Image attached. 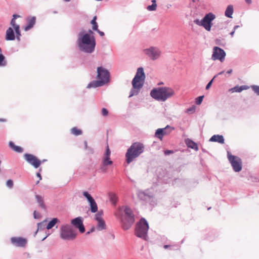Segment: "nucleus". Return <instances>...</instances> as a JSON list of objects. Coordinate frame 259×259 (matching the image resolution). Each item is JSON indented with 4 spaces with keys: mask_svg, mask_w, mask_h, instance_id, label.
<instances>
[{
    "mask_svg": "<svg viewBox=\"0 0 259 259\" xmlns=\"http://www.w3.org/2000/svg\"><path fill=\"white\" fill-rule=\"evenodd\" d=\"M185 143L189 148L193 149L196 151L199 149L197 143L189 139L185 140Z\"/></svg>",
    "mask_w": 259,
    "mask_h": 259,
    "instance_id": "22",
    "label": "nucleus"
},
{
    "mask_svg": "<svg viewBox=\"0 0 259 259\" xmlns=\"http://www.w3.org/2000/svg\"><path fill=\"white\" fill-rule=\"evenodd\" d=\"M195 110V107H192L191 108H190L189 109H187V112H189V113H193L194 112Z\"/></svg>",
    "mask_w": 259,
    "mask_h": 259,
    "instance_id": "42",
    "label": "nucleus"
},
{
    "mask_svg": "<svg viewBox=\"0 0 259 259\" xmlns=\"http://www.w3.org/2000/svg\"><path fill=\"white\" fill-rule=\"evenodd\" d=\"M11 243L15 246L20 247H24L26 246L27 240L26 239L22 237H12L11 238Z\"/></svg>",
    "mask_w": 259,
    "mask_h": 259,
    "instance_id": "18",
    "label": "nucleus"
},
{
    "mask_svg": "<svg viewBox=\"0 0 259 259\" xmlns=\"http://www.w3.org/2000/svg\"><path fill=\"white\" fill-rule=\"evenodd\" d=\"M89 85L90 87H91V86H92V85H91V84H89Z\"/></svg>",
    "mask_w": 259,
    "mask_h": 259,
    "instance_id": "58",
    "label": "nucleus"
},
{
    "mask_svg": "<svg viewBox=\"0 0 259 259\" xmlns=\"http://www.w3.org/2000/svg\"><path fill=\"white\" fill-rule=\"evenodd\" d=\"M78 46L80 49L86 53H91L95 49L96 46L95 38L88 33L79 34Z\"/></svg>",
    "mask_w": 259,
    "mask_h": 259,
    "instance_id": "1",
    "label": "nucleus"
},
{
    "mask_svg": "<svg viewBox=\"0 0 259 259\" xmlns=\"http://www.w3.org/2000/svg\"><path fill=\"white\" fill-rule=\"evenodd\" d=\"M226 55L225 52L222 49L218 47H214L213 48L211 59L214 61L219 60L223 62L225 60Z\"/></svg>",
    "mask_w": 259,
    "mask_h": 259,
    "instance_id": "11",
    "label": "nucleus"
},
{
    "mask_svg": "<svg viewBox=\"0 0 259 259\" xmlns=\"http://www.w3.org/2000/svg\"><path fill=\"white\" fill-rule=\"evenodd\" d=\"M98 222L97 229L99 230H102L106 228L105 223L103 220H99Z\"/></svg>",
    "mask_w": 259,
    "mask_h": 259,
    "instance_id": "29",
    "label": "nucleus"
},
{
    "mask_svg": "<svg viewBox=\"0 0 259 259\" xmlns=\"http://www.w3.org/2000/svg\"><path fill=\"white\" fill-rule=\"evenodd\" d=\"M46 221H44L41 223H38L37 224V230L42 228V227H44L45 226V224H46Z\"/></svg>",
    "mask_w": 259,
    "mask_h": 259,
    "instance_id": "38",
    "label": "nucleus"
},
{
    "mask_svg": "<svg viewBox=\"0 0 259 259\" xmlns=\"http://www.w3.org/2000/svg\"><path fill=\"white\" fill-rule=\"evenodd\" d=\"M41 171V169H39V171ZM36 176L39 178V181H38L36 183V184L37 185L39 183V181L41 180V176L40 172L36 173Z\"/></svg>",
    "mask_w": 259,
    "mask_h": 259,
    "instance_id": "40",
    "label": "nucleus"
},
{
    "mask_svg": "<svg viewBox=\"0 0 259 259\" xmlns=\"http://www.w3.org/2000/svg\"><path fill=\"white\" fill-rule=\"evenodd\" d=\"M65 2H69L70 0H64Z\"/></svg>",
    "mask_w": 259,
    "mask_h": 259,
    "instance_id": "56",
    "label": "nucleus"
},
{
    "mask_svg": "<svg viewBox=\"0 0 259 259\" xmlns=\"http://www.w3.org/2000/svg\"><path fill=\"white\" fill-rule=\"evenodd\" d=\"M174 130V128L169 125L164 128H158L155 133V137L161 141L164 136L169 135Z\"/></svg>",
    "mask_w": 259,
    "mask_h": 259,
    "instance_id": "13",
    "label": "nucleus"
},
{
    "mask_svg": "<svg viewBox=\"0 0 259 259\" xmlns=\"http://www.w3.org/2000/svg\"><path fill=\"white\" fill-rule=\"evenodd\" d=\"M152 2L153 3L152 5L148 6L147 8V9L149 11H155L156 10L157 5L156 4V1L152 0Z\"/></svg>",
    "mask_w": 259,
    "mask_h": 259,
    "instance_id": "32",
    "label": "nucleus"
},
{
    "mask_svg": "<svg viewBox=\"0 0 259 259\" xmlns=\"http://www.w3.org/2000/svg\"><path fill=\"white\" fill-rule=\"evenodd\" d=\"M33 216L35 219H38L39 217V214L35 210L33 212Z\"/></svg>",
    "mask_w": 259,
    "mask_h": 259,
    "instance_id": "43",
    "label": "nucleus"
},
{
    "mask_svg": "<svg viewBox=\"0 0 259 259\" xmlns=\"http://www.w3.org/2000/svg\"><path fill=\"white\" fill-rule=\"evenodd\" d=\"M211 142H218L221 144L224 143V139L223 136L221 135H213L209 140Z\"/></svg>",
    "mask_w": 259,
    "mask_h": 259,
    "instance_id": "23",
    "label": "nucleus"
},
{
    "mask_svg": "<svg viewBox=\"0 0 259 259\" xmlns=\"http://www.w3.org/2000/svg\"><path fill=\"white\" fill-rule=\"evenodd\" d=\"M102 212H99L95 215V219L97 221H98L99 220H103L102 219Z\"/></svg>",
    "mask_w": 259,
    "mask_h": 259,
    "instance_id": "34",
    "label": "nucleus"
},
{
    "mask_svg": "<svg viewBox=\"0 0 259 259\" xmlns=\"http://www.w3.org/2000/svg\"><path fill=\"white\" fill-rule=\"evenodd\" d=\"M249 88V87L246 85H243L241 86H235V87L231 89L230 90V91L232 93L234 92H241L243 90H248Z\"/></svg>",
    "mask_w": 259,
    "mask_h": 259,
    "instance_id": "24",
    "label": "nucleus"
},
{
    "mask_svg": "<svg viewBox=\"0 0 259 259\" xmlns=\"http://www.w3.org/2000/svg\"><path fill=\"white\" fill-rule=\"evenodd\" d=\"M170 245H164V248L165 249H166V248H168V247H170Z\"/></svg>",
    "mask_w": 259,
    "mask_h": 259,
    "instance_id": "51",
    "label": "nucleus"
},
{
    "mask_svg": "<svg viewBox=\"0 0 259 259\" xmlns=\"http://www.w3.org/2000/svg\"><path fill=\"white\" fill-rule=\"evenodd\" d=\"M172 153H173V151L171 150H166L164 151V154L165 155H168V154H170Z\"/></svg>",
    "mask_w": 259,
    "mask_h": 259,
    "instance_id": "46",
    "label": "nucleus"
},
{
    "mask_svg": "<svg viewBox=\"0 0 259 259\" xmlns=\"http://www.w3.org/2000/svg\"><path fill=\"white\" fill-rule=\"evenodd\" d=\"M233 13V7L232 5H229L225 11V16L228 18H232Z\"/></svg>",
    "mask_w": 259,
    "mask_h": 259,
    "instance_id": "27",
    "label": "nucleus"
},
{
    "mask_svg": "<svg viewBox=\"0 0 259 259\" xmlns=\"http://www.w3.org/2000/svg\"><path fill=\"white\" fill-rule=\"evenodd\" d=\"M71 133L75 136H79L82 134V131L80 129L77 128L76 127H74L71 130Z\"/></svg>",
    "mask_w": 259,
    "mask_h": 259,
    "instance_id": "30",
    "label": "nucleus"
},
{
    "mask_svg": "<svg viewBox=\"0 0 259 259\" xmlns=\"http://www.w3.org/2000/svg\"><path fill=\"white\" fill-rule=\"evenodd\" d=\"M97 78L98 80L93 83L95 84L94 87H100L108 82L109 80V72L107 70L102 67L97 68Z\"/></svg>",
    "mask_w": 259,
    "mask_h": 259,
    "instance_id": "7",
    "label": "nucleus"
},
{
    "mask_svg": "<svg viewBox=\"0 0 259 259\" xmlns=\"http://www.w3.org/2000/svg\"><path fill=\"white\" fill-rule=\"evenodd\" d=\"M232 69H230V70H229L227 71V73H228V74H230V73H232Z\"/></svg>",
    "mask_w": 259,
    "mask_h": 259,
    "instance_id": "52",
    "label": "nucleus"
},
{
    "mask_svg": "<svg viewBox=\"0 0 259 259\" xmlns=\"http://www.w3.org/2000/svg\"><path fill=\"white\" fill-rule=\"evenodd\" d=\"M215 16L209 13L207 14L200 21L199 19H196L194 21V23L199 25L203 26L207 31H210L212 26V21L215 19Z\"/></svg>",
    "mask_w": 259,
    "mask_h": 259,
    "instance_id": "8",
    "label": "nucleus"
},
{
    "mask_svg": "<svg viewBox=\"0 0 259 259\" xmlns=\"http://www.w3.org/2000/svg\"><path fill=\"white\" fill-rule=\"evenodd\" d=\"M83 195L87 199L89 202L91 212L93 213L96 212L98 211V206L94 198L86 191L83 192Z\"/></svg>",
    "mask_w": 259,
    "mask_h": 259,
    "instance_id": "16",
    "label": "nucleus"
},
{
    "mask_svg": "<svg viewBox=\"0 0 259 259\" xmlns=\"http://www.w3.org/2000/svg\"><path fill=\"white\" fill-rule=\"evenodd\" d=\"M84 147L85 149H87L88 148V143L87 141L84 142Z\"/></svg>",
    "mask_w": 259,
    "mask_h": 259,
    "instance_id": "48",
    "label": "nucleus"
},
{
    "mask_svg": "<svg viewBox=\"0 0 259 259\" xmlns=\"http://www.w3.org/2000/svg\"><path fill=\"white\" fill-rule=\"evenodd\" d=\"M124 214L122 216V228L126 230L130 229L135 222L134 214L128 207L123 208Z\"/></svg>",
    "mask_w": 259,
    "mask_h": 259,
    "instance_id": "5",
    "label": "nucleus"
},
{
    "mask_svg": "<svg viewBox=\"0 0 259 259\" xmlns=\"http://www.w3.org/2000/svg\"><path fill=\"white\" fill-rule=\"evenodd\" d=\"M111 152L109 149L108 145L107 146L106 151L104 154L103 160L102 161V163L103 164V166L101 167V170L102 172H105L106 169L105 168V166L107 165H111L112 164L113 162L111 160L110 156Z\"/></svg>",
    "mask_w": 259,
    "mask_h": 259,
    "instance_id": "12",
    "label": "nucleus"
},
{
    "mask_svg": "<svg viewBox=\"0 0 259 259\" xmlns=\"http://www.w3.org/2000/svg\"><path fill=\"white\" fill-rule=\"evenodd\" d=\"M138 196L140 198L142 199L144 197H147L148 196L146 195L143 192H140L138 194Z\"/></svg>",
    "mask_w": 259,
    "mask_h": 259,
    "instance_id": "41",
    "label": "nucleus"
},
{
    "mask_svg": "<svg viewBox=\"0 0 259 259\" xmlns=\"http://www.w3.org/2000/svg\"><path fill=\"white\" fill-rule=\"evenodd\" d=\"M116 196L114 194L112 195L111 197V200L113 201L114 202H115L116 201Z\"/></svg>",
    "mask_w": 259,
    "mask_h": 259,
    "instance_id": "45",
    "label": "nucleus"
},
{
    "mask_svg": "<svg viewBox=\"0 0 259 259\" xmlns=\"http://www.w3.org/2000/svg\"><path fill=\"white\" fill-rule=\"evenodd\" d=\"M76 234L71 227L68 225H63L60 228V237L63 240H74Z\"/></svg>",
    "mask_w": 259,
    "mask_h": 259,
    "instance_id": "9",
    "label": "nucleus"
},
{
    "mask_svg": "<svg viewBox=\"0 0 259 259\" xmlns=\"http://www.w3.org/2000/svg\"><path fill=\"white\" fill-rule=\"evenodd\" d=\"M9 145L10 147L16 152L22 153L23 152V148L22 147L15 145L12 141L9 142Z\"/></svg>",
    "mask_w": 259,
    "mask_h": 259,
    "instance_id": "25",
    "label": "nucleus"
},
{
    "mask_svg": "<svg viewBox=\"0 0 259 259\" xmlns=\"http://www.w3.org/2000/svg\"><path fill=\"white\" fill-rule=\"evenodd\" d=\"M46 237H46L42 239V240H45V239L46 238Z\"/></svg>",
    "mask_w": 259,
    "mask_h": 259,
    "instance_id": "57",
    "label": "nucleus"
},
{
    "mask_svg": "<svg viewBox=\"0 0 259 259\" xmlns=\"http://www.w3.org/2000/svg\"><path fill=\"white\" fill-rule=\"evenodd\" d=\"M149 226L147 222L144 219H141L138 222L135 228V235L140 238L146 239Z\"/></svg>",
    "mask_w": 259,
    "mask_h": 259,
    "instance_id": "6",
    "label": "nucleus"
},
{
    "mask_svg": "<svg viewBox=\"0 0 259 259\" xmlns=\"http://www.w3.org/2000/svg\"><path fill=\"white\" fill-rule=\"evenodd\" d=\"M145 79V74L142 67L137 69L135 76L132 80L133 89L131 92L130 97L137 95L143 87Z\"/></svg>",
    "mask_w": 259,
    "mask_h": 259,
    "instance_id": "3",
    "label": "nucleus"
},
{
    "mask_svg": "<svg viewBox=\"0 0 259 259\" xmlns=\"http://www.w3.org/2000/svg\"><path fill=\"white\" fill-rule=\"evenodd\" d=\"M59 222V220L57 218H54L52 221H51L48 224L46 227V228L48 230H49L52 228L56 223Z\"/></svg>",
    "mask_w": 259,
    "mask_h": 259,
    "instance_id": "28",
    "label": "nucleus"
},
{
    "mask_svg": "<svg viewBox=\"0 0 259 259\" xmlns=\"http://www.w3.org/2000/svg\"><path fill=\"white\" fill-rule=\"evenodd\" d=\"M89 34H90V35L91 34H93V32L91 30H90L89 31Z\"/></svg>",
    "mask_w": 259,
    "mask_h": 259,
    "instance_id": "53",
    "label": "nucleus"
},
{
    "mask_svg": "<svg viewBox=\"0 0 259 259\" xmlns=\"http://www.w3.org/2000/svg\"><path fill=\"white\" fill-rule=\"evenodd\" d=\"M144 145L140 142L134 143L127 149L125 154V161L127 164L133 162L144 150Z\"/></svg>",
    "mask_w": 259,
    "mask_h": 259,
    "instance_id": "2",
    "label": "nucleus"
},
{
    "mask_svg": "<svg viewBox=\"0 0 259 259\" xmlns=\"http://www.w3.org/2000/svg\"><path fill=\"white\" fill-rule=\"evenodd\" d=\"M144 53L151 59L155 60L159 57L161 52L157 48L150 47L144 50Z\"/></svg>",
    "mask_w": 259,
    "mask_h": 259,
    "instance_id": "14",
    "label": "nucleus"
},
{
    "mask_svg": "<svg viewBox=\"0 0 259 259\" xmlns=\"http://www.w3.org/2000/svg\"><path fill=\"white\" fill-rule=\"evenodd\" d=\"M20 16L18 15L14 14L13 15V19L11 20V21L10 22V24L12 26V27L14 29L16 34V38L18 40H20V36H21V32L20 29V26L18 24H16L15 19L17 18H19Z\"/></svg>",
    "mask_w": 259,
    "mask_h": 259,
    "instance_id": "17",
    "label": "nucleus"
},
{
    "mask_svg": "<svg viewBox=\"0 0 259 259\" xmlns=\"http://www.w3.org/2000/svg\"><path fill=\"white\" fill-rule=\"evenodd\" d=\"M203 96H199L196 99V103L197 105H200L202 101Z\"/></svg>",
    "mask_w": 259,
    "mask_h": 259,
    "instance_id": "37",
    "label": "nucleus"
},
{
    "mask_svg": "<svg viewBox=\"0 0 259 259\" xmlns=\"http://www.w3.org/2000/svg\"><path fill=\"white\" fill-rule=\"evenodd\" d=\"M6 65V61L5 60V57L0 54V66H5Z\"/></svg>",
    "mask_w": 259,
    "mask_h": 259,
    "instance_id": "33",
    "label": "nucleus"
},
{
    "mask_svg": "<svg viewBox=\"0 0 259 259\" xmlns=\"http://www.w3.org/2000/svg\"><path fill=\"white\" fill-rule=\"evenodd\" d=\"M246 3L248 4H250L251 3V0H245Z\"/></svg>",
    "mask_w": 259,
    "mask_h": 259,
    "instance_id": "49",
    "label": "nucleus"
},
{
    "mask_svg": "<svg viewBox=\"0 0 259 259\" xmlns=\"http://www.w3.org/2000/svg\"><path fill=\"white\" fill-rule=\"evenodd\" d=\"M234 32H235V31L234 30V31H233L232 32H231L230 33V34L231 35V36H233V34H234Z\"/></svg>",
    "mask_w": 259,
    "mask_h": 259,
    "instance_id": "54",
    "label": "nucleus"
},
{
    "mask_svg": "<svg viewBox=\"0 0 259 259\" xmlns=\"http://www.w3.org/2000/svg\"><path fill=\"white\" fill-rule=\"evenodd\" d=\"M5 39L7 40H14L15 39V34L12 27H9L6 30Z\"/></svg>",
    "mask_w": 259,
    "mask_h": 259,
    "instance_id": "21",
    "label": "nucleus"
},
{
    "mask_svg": "<svg viewBox=\"0 0 259 259\" xmlns=\"http://www.w3.org/2000/svg\"><path fill=\"white\" fill-rule=\"evenodd\" d=\"M71 224L76 228H78L81 233L85 231L82 221L80 218H76L71 221Z\"/></svg>",
    "mask_w": 259,
    "mask_h": 259,
    "instance_id": "19",
    "label": "nucleus"
},
{
    "mask_svg": "<svg viewBox=\"0 0 259 259\" xmlns=\"http://www.w3.org/2000/svg\"><path fill=\"white\" fill-rule=\"evenodd\" d=\"M6 185L10 188H12L13 187L14 183L12 180H9L6 182Z\"/></svg>",
    "mask_w": 259,
    "mask_h": 259,
    "instance_id": "35",
    "label": "nucleus"
},
{
    "mask_svg": "<svg viewBox=\"0 0 259 259\" xmlns=\"http://www.w3.org/2000/svg\"><path fill=\"white\" fill-rule=\"evenodd\" d=\"M174 94L171 89L167 88H159L151 91L150 95L152 98L158 101H164Z\"/></svg>",
    "mask_w": 259,
    "mask_h": 259,
    "instance_id": "4",
    "label": "nucleus"
},
{
    "mask_svg": "<svg viewBox=\"0 0 259 259\" xmlns=\"http://www.w3.org/2000/svg\"><path fill=\"white\" fill-rule=\"evenodd\" d=\"M251 88L257 95H259V86L252 85L251 86Z\"/></svg>",
    "mask_w": 259,
    "mask_h": 259,
    "instance_id": "36",
    "label": "nucleus"
},
{
    "mask_svg": "<svg viewBox=\"0 0 259 259\" xmlns=\"http://www.w3.org/2000/svg\"><path fill=\"white\" fill-rule=\"evenodd\" d=\"M24 156L26 160L36 168H38L41 164V161L32 154H25Z\"/></svg>",
    "mask_w": 259,
    "mask_h": 259,
    "instance_id": "15",
    "label": "nucleus"
},
{
    "mask_svg": "<svg viewBox=\"0 0 259 259\" xmlns=\"http://www.w3.org/2000/svg\"><path fill=\"white\" fill-rule=\"evenodd\" d=\"M227 155L233 169L236 172L240 171L242 169L241 159L237 156L232 155L229 152H228Z\"/></svg>",
    "mask_w": 259,
    "mask_h": 259,
    "instance_id": "10",
    "label": "nucleus"
},
{
    "mask_svg": "<svg viewBox=\"0 0 259 259\" xmlns=\"http://www.w3.org/2000/svg\"><path fill=\"white\" fill-rule=\"evenodd\" d=\"M35 198L37 203L39 204V206L42 208L45 209L46 208V206L44 202V198L40 195H36Z\"/></svg>",
    "mask_w": 259,
    "mask_h": 259,
    "instance_id": "26",
    "label": "nucleus"
},
{
    "mask_svg": "<svg viewBox=\"0 0 259 259\" xmlns=\"http://www.w3.org/2000/svg\"><path fill=\"white\" fill-rule=\"evenodd\" d=\"M213 79H211L206 85V89L208 90L209 89L210 86L211 85Z\"/></svg>",
    "mask_w": 259,
    "mask_h": 259,
    "instance_id": "44",
    "label": "nucleus"
},
{
    "mask_svg": "<svg viewBox=\"0 0 259 259\" xmlns=\"http://www.w3.org/2000/svg\"><path fill=\"white\" fill-rule=\"evenodd\" d=\"M6 119L4 118H0V122H6Z\"/></svg>",
    "mask_w": 259,
    "mask_h": 259,
    "instance_id": "50",
    "label": "nucleus"
},
{
    "mask_svg": "<svg viewBox=\"0 0 259 259\" xmlns=\"http://www.w3.org/2000/svg\"><path fill=\"white\" fill-rule=\"evenodd\" d=\"M102 114L103 116H106L108 115V110L105 108H103L102 109Z\"/></svg>",
    "mask_w": 259,
    "mask_h": 259,
    "instance_id": "39",
    "label": "nucleus"
},
{
    "mask_svg": "<svg viewBox=\"0 0 259 259\" xmlns=\"http://www.w3.org/2000/svg\"><path fill=\"white\" fill-rule=\"evenodd\" d=\"M223 73H224V71L220 72L218 74V75L222 74Z\"/></svg>",
    "mask_w": 259,
    "mask_h": 259,
    "instance_id": "55",
    "label": "nucleus"
},
{
    "mask_svg": "<svg viewBox=\"0 0 259 259\" xmlns=\"http://www.w3.org/2000/svg\"><path fill=\"white\" fill-rule=\"evenodd\" d=\"M96 31H97L101 36L104 35V33L102 31H100L98 29H97V30H96Z\"/></svg>",
    "mask_w": 259,
    "mask_h": 259,
    "instance_id": "47",
    "label": "nucleus"
},
{
    "mask_svg": "<svg viewBox=\"0 0 259 259\" xmlns=\"http://www.w3.org/2000/svg\"><path fill=\"white\" fill-rule=\"evenodd\" d=\"M26 21L27 25L24 28L25 31H28L33 27L35 23L36 18L35 17H28Z\"/></svg>",
    "mask_w": 259,
    "mask_h": 259,
    "instance_id": "20",
    "label": "nucleus"
},
{
    "mask_svg": "<svg viewBox=\"0 0 259 259\" xmlns=\"http://www.w3.org/2000/svg\"><path fill=\"white\" fill-rule=\"evenodd\" d=\"M96 20H97V16H95L91 22V23L92 25V29L93 30H95V31L97 30V29L98 28V25L96 22Z\"/></svg>",
    "mask_w": 259,
    "mask_h": 259,
    "instance_id": "31",
    "label": "nucleus"
}]
</instances>
